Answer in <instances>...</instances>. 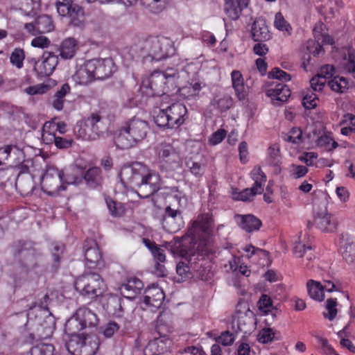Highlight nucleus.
<instances>
[{
	"mask_svg": "<svg viewBox=\"0 0 355 355\" xmlns=\"http://www.w3.org/2000/svg\"><path fill=\"white\" fill-rule=\"evenodd\" d=\"M119 177L123 184H130L135 187L141 198L150 196L160 187L159 174L140 162L123 167L120 171Z\"/></svg>",
	"mask_w": 355,
	"mask_h": 355,
	"instance_id": "f257e3e1",
	"label": "nucleus"
},
{
	"mask_svg": "<svg viewBox=\"0 0 355 355\" xmlns=\"http://www.w3.org/2000/svg\"><path fill=\"white\" fill-rule=\"evenodd\" d=\"M213 232V218L209 213L202 214L198 216L193 221L189 233L191 235V244L192 246L187 252L190 257L196 258V256H200L204 258L205 255L211 252L210 236Z\"/></svg>",
	"mask_w": 355,
	"mask_h": 355,
	"instance_id": "f03ea898",
	"label": "nucleus"
},
{
	"mask_svg": "<svg viewBox=\"0 0 355 355\" xmlns=\"http://www.w3.org/2000/svg\"><path fill=\"white\" fill-rule=\"evenodd\" d=\"M150 131L148 123L138 118L125 123L114 139L116 146L121 149H129L143 141Z\"/></svg>",
	"mask_w": 355,
	"mask_h": 355,
	"instance_id": "7ed1b4c3",
	"label": "nucleus"
},
{
	"mask_svg": "<svg viewBox=\"0 0 355 355\" xmlns=\"http://www.w3.org/2000/svg\"><path fill=\"white\" fill-rule=\"evenodd\" d=\"M133 51L141 55L146 54L144 60L159 61L173 55L175 49L167 38L149 37L139 40L132 47Z\"/></svg>",
	"mask_w": 355,
	"mask_h": 355,
	"instance_id": "20e7f679",
	"label": "nucleus"
},
{
	"mask_svg": "<svg viewBox=\"0 0 355 355\" xmlns=\"http://www.w3.org/2000/svg\"><path fill=\"white\" fill-rule=\"evenodd\" d=\"M168 73L155 71L150 76L142 82L141 89L147 96H164L168 92L173 91L176 87V78L178 73L175 70L171 69Z\"/></svg>",
	"mask_w": 355,
	"mask_h": 355,
	"instance_id": "39448f33",
	"label": "nucleus"
},
{
	"mask_svg": "<svg viewBox=\"0 0 355 355\" xmlns=\"http://www.w3.org/2000/svg\"><path fill=\"white\" fill-rule=\"evenodd\" d=\"M74 286L81 295L90 299L101 296L105 289L103 278L96 272H84L76 278Z\"/></svg>",
	"mask_w": 355,
	"mask_h": 355,
	"instance_id": "423d86ee",
	"label": "nucleus"
},
{
	"mask_svg": "<svg viewBox=\"0 0 355 355\" xmlns=\"http://www.w3.org/2000/svg\"><path fill=\"white\" fill-rule=\"evenodd\" d=\"M15 260L20 267L28 271L37 266V252L32 243L17 241L11 247Z\"/></svg>",
	"mask_w": 355,
	"mask_h": 355,
	"instance_id": "0eeeda50",
	"label": "nucleus"
},
{
	"mask_svg": "<svg viewBox=\"0 0 355 355\" xmlns=\"http://www.w3.org/2000/svg\"><path fill=\"white\" fill-rule=\"evenodd\" d=\"M64 173L55 166H48L41 179L42 189L49 196L55 195L65 187L61 183L63 182Z\"/></svg>",
	"mask_w": 355,
	"mask_h": 355,
	"instance_id": "6e6552de",
	"label": "nucleus"
},
{
	"mask_svg": "<svg viewBox=\"0 0 355 355\" xmlns=\"http://www.w3.org/2000/svg\"><path fill=\"white\" fill-rule=\"evenodd\" d=\"M157 154L162 166L166 171H173L180 166L182 159L180 151L171 144H162Z\"/></svg>",
	"mask_w": 355,
	"mask_h": 355,
	"instance_id": "1a4fd4ad",
	"label": "nucleus"
},
{
	"mask_svg": "<svg viewBox=\"0 0 355 355\" xmlns=\"http://www.w3.org/2000/svg\"><path fill=\"white\" fill-rule=\"evenodd\" d=\"M251 176L254 181V186L251 188H247L239 192L236 197L238 200L248 201L258 193H261L263 189L262 184L266 182V176L261 171L260 166H256L251 172Z\"/></svg>",
	"mask_w": 355,
	"mask_h": 355,
	"instance_id": "9d476101",
	"label": "nucleus"
},
{
	"mask_svg": "<svg viewBox=\"0 0 355 355\" xmlns=\"http://www.w3.org/2000/svg\"><path fill=\"white\" fill-rule=\"evenodd\" d=\"M314 225L318 229L324 233H331L336 230L338 222L331 218L326 207L319 209L314 212L313 223L309 222V227Z\"/></svg>",
	"mask_w": 355,
	"mask_h": 355,
	"instance_id": "9b49d317",
	"label": "nucleus"
},
{
	"mask_svg": "<svg viewBox=\"0 0 355 355\" xmlns=\"http://www.w3.org/2000/svg\"><path fill=\"white\" fill-rule=\"evenodd\" d=\"M101 116L98 113H92L85 121L80 122L74 128V132L78 136L85 140L95 139V135H92L87 132L85 127L90 126L95 135H98L101 129Z\"/></svg>",
	"mask_w": 355,
	"mask_h": 355,
	"instance_id": "f8f14e48",
	"label": "nucleus"
},
{
	"mask_svg": "<svg viewBox=\"0 0 355 355\" xmlns=\"http://www.w3.org/2000/svg\"><path fill=\"white\" fill-rule=\"evenodd\" d=\"M57 10L60 16L69 19V25L74 27H80L84 24V11L77 3L57 4Z\"/></svg>",
	"mask_w": 355,
	"mask_h": 355,
	"instance_id": "ddd939ff",
	"label": "nucleus"
},
{
	"mask_svg": "<svg viewBox=\"0 0 355 355\" xmlns=\"http://www.w3.org/2000/svg\"><path fill=\"white\" fill-rule=\"evenodd\" d=\"M163 227L170 233H175L183 227V219L180 210L172 209L170 206L165 208L162 220Z\"/></svg>",
	"mask_w": 355,
	"mask_h": 355,
	"instance_id": "4468645a",
	"label": "nucleus"
},
{
	"mask_svg": "<svg viewBox=\"0 0 355 355\" xmlns=\"http://www.w3.org/2000/svg\"><path fill=\"white\" fill-rule=\"evenodd\" d=\"M58 64V55L51 52L45 51L42 55V61L35 63L34 70L40 76H49L53 72Z\"/></svg>",
	"mask_w": 355,
	"mask_h": 355,
	"instance_id": "2eb2a0df",
	"label": "nucleus"
},
{
	"mask_svg": "<svg viewBox=\"0 0 355 355\" xmlns=\"http://www.w3.org/2000/svg\"><path fill=\"white\" fill-rule=\"evenodd\" d=\"M164 298L163 290L157 286L153 285L145 290L143 302L147 307L157 309L162 306Z\"/></svg>",
	"mask_w": 355,
	"mask_h": 355,
	"instance_id": "dca6fc26",
	"label": "nucleus"
},
{
	"mask_svg": "<svg viewBox=\"0 0 355 355\" xmlns=\"http://www.w3.org/2000/svg\"><path fill=\"white\" fill-rule=\"evenodd\" d=\"M164 105H166L165 103ZM164 110H166L168 114L171 121V127L179 126L184 122V116L187 110L182 103L178 102L167 107L164 106Z\"/></svg>",
	"mask_w": 355,
	"mask_h": 355,
	"instance_id": "f3484780",
	"label": "nucleus"
},
{
	"mask_svg": "<svg viewBox=\"0 0 355 355\" xmlns=\"http://www.w3.org/2000/svg\"><path fill=\"white\" fill-rule=\"evenodd\" d=\"M96 79L110 77L114 71V63L110 58L91 60Z\"/></svg>",
	"mask_w": 355,
	"mask_h": 355,
	"instance_id": "a211bd4d",
	"label": "nucleus"
},
{
	"mask_svg": "<svg viewBox=\"0 0 355 355\" xmlns=\"http://www.w3.org/2000/svg\"><path fill=\"white\" fill-rule=\"evenodd\" d=\"M252 319L253 313L249 307L243 303H239L234 315V321L236 322L238 329L246 331L247 327L252 323Z\"/></svg>",
	"mask_w": 355,
	"mask_h": 355,
	"instance_id": "6ab92c4d",
	"label": "nucleus"
},
{
	"mask_svg": "<svg viewBox=\"0 0 355 355\" xmlns=\"http://www.w3.org/2000/svg\"><path fill=\"white\" fill-rule=\"evenodd\" d=\"M91 60L86 61L76 70L73 78L80 85H87L96 79Z\"/></svg>",
	"mask_w": 355,
	"mask_h": 355,
	"instance_id": "aec40b11",
	"label": "nucleus"
},
{
	"mask_svg": "<svg viewBox=\"0 0 355 355\" xmlns=\"http://www.w3.org/2000/svg\"><path fill=\"white\" fill-rule=\"evenodd\" d=\"M143 288V282L136 277H132L128 279L126 283L121 286L120 290L121 294L126 298L134 299L140 293Z\"/></svg>",
	"mask_w": 355,
	"mask_h": 355,
	"instance_id": "412c9836",
	"label": "nucleus"
},
{
	"mask_svg": "<svg viewBox=\"0 0 355 355\" xmlns=\"http://www.w3.org/2000/svg\"><path fill=\"white\" fill-rule=\"evenodd\" d=\"M15 186L22 195L32 193L35 189L33 175L30 173H18L15 178Z\"/></svg>",
	"mask_w": 355,
	"mask_h": 355,
	"instance_id": "4be33fe9",
	"label": "nucleus"
},
{
	"mask_svg": "<svg viewBox=\"0 0 355 355\" xmlns=\"http://www.w3.org/2000/svg\"><path fill=\"white\" fill-rule=\"evenodd\" d=\"M248 3V0H225L224 10L230 19L236 20Z\"/></svg>",
	"mask_w": 355,
	"mask_h": 355,
	"instance_id": "5701e85b",
	"label": "nucleus"
},
{
	"mask_svg": "<svg viewBox=\"0 0 355 355\" xmlns=\"http://www.w3.org/2000/svg\"><path fill=\"white\" fill-rule=\"evenodd\" d=\"M189 263L191 265L192 270L196 272L198 277L203 281L211 279L212 272L209 266H207V261L204 258H189Z\"/></svg>",
	"mask_w": 355,
	"mask_h": 355,
	"instance_id": "b1692460",
	"label": "nucleus"
},
{
	"mask_svg": "<svg viewBox=\"0 0 355 355\" xmlns=\"http://www.w3.org/2000/svg\"><path fill=\"white\" fill-rule=\"evenodd\" d=\"M239 227L248 232L259 230L261 226V221L252 214L235 216Z\"/></svg>",
	"mask_w": 355,
	"mask_h": 355,
	"instance_id": "393cba45",
	"label": "nucleus"
},
{
	"mask_svg": "<svg viewBox=\"0 0 355 355\" xmlns=\"http://www.w3.org/2000/svg\"><path fill=\"white\" fill-rule=\"evenodd\" d=\"M85 258L86 266L89 268H94L103 265V259L101 253L96 243L93 245L85 248Z\"/></svg>",
	"mask_w": 355,
	"mask_h": 355,
	"instance_id": "a878e982",
	"label": "nucleus"
},
{
	"mask_svg": "<svg viewBox=\"0 0 355 355\" xmlns=\"http://www.w3.org/2000/svg\"><path fill=\"white\" fill-rule=\"evenodd\" d=\"M251 35L256 42L266 41L270 39V35L265 22L260 19L254 20L251 28Z\"/></svg>",
	"mask_w": 355,
	"mask_h": 355,
	"instance_id": "bb28decb",
	"label": "nucleus"
},
{
	"mask_svg": "<svg viewBox=\"0 0 355 355\" xmlns=\"http://www.w3.org/2000/svg\"><path fill=\"white\" fill-rule=\"evenodd\" d=\"M75 315L85 329L94 327L98 323L96 315L87 307L79 308Z\"/></svg>",
	"mask_w": 355,
	"mask_h": 355,
	"instance_id": "cd10ccee",
	"label": "nucleus"
},
{
	"mask_svg": "<svg viewBox=\"0 0 355 355\" xmlns=\"http://www.w3.org/2000/svg\"><path fill=\"white\" fill-rule=\"evenodd\" d=\"M99 339L94 335L83 336L81 352L80 355H94L99 347Z\"/></svg>",
	"mask_w": 355,
	"mask_h": 355,
	"instance_id": "c85d7f7f",
	"label": "nucleus"
},
{
	"mask_svg": "<svg viewBox=\"0 0 355 355\" xmlns=\"http://www.w3.org/2000/svg\"><path fill=\"white\" fill-rule=\"evenodd\" d=\"M84 179L90 187L100 186L103 181L101 169L96 166L89 168L85 173Z\"/></svg>",
	"mask_w": 355,
	"mask_h": 355,
	"instance_id": "c756f323",
	"label": "nucleus"
},
{
	"mask_svg": "<svg viewBox=\"0 0 355 355\" xmlns=\"http://www.w3.org/2000/svg\"><path fill=\"white\" fill-rule=\"evenodd\" d=\"M231 78L232 87L235 90L237 97L239 100L244 99L246 92L241 73L239 71L234 70L231 73Z\"/></svg>",
	"mask_w": 355,
	"mask_h": 355,
	"instance_id": "7c9ffc66",
	"label": "nucleus"
},
{
	"mask_svg": "<svg viewBox=\"0 0 355 355\" xmlns=\"http://www.w3.org/2000/svg\"><path fill=\"white\" fill-rule=\"evenodd\" d=\"M77 49V43L74 38L65 39L61 44L59 50L60 55L64 59H71L75 55Z\"/></svg>",
	"mask_w": 355,
	"mask_h": 355,
	"instance_id": "2f4dec72",
	"label": "nucleus"
},
{
	"mask_svg": "<svg viewBox=\"0 0 355 355\" xmlns=\"http://www.w3.org/2000/svg\"><path fill=\"white\" fill-rule=\"evenodd\" d=\"M8 159L7 164L11 168L17 167V164L21 163L24 158V155L22 150L19 148L17 146L8 145Z\"/></svg>",
	"mask_w": 355,
	"mask_h": 355,
	"instance_id": "473e14b6",
	"label": "nucleus"
},
{
	"mask_svg": "<svg viewBox=\"0 0 355 355\" xmlns=\"http://www.w3.org/2000/svg\"><path fill=\"white\" fill-rule=\"evenodd\" d=\"M306 287L308 293L312 299L320 302L324 300V295L320 282L310 279L306 283Z\"/></svg>",
	"mask_w": 355,
	"mask_h": 355,
	"instance_id": "72a5a7b5",
	"label": "nucleus"
},
{
	"mask_svg": "<svg viewBox=\"0 0 355 355\" xmlns=\"http://www.w3.org/2000/svg\"><path fill=\"white\" fill-rule=\"evenodd\" d=\"M35 22L36 31L40 34L50 32L54 28L51 17L46 15L37 17Z\"/></svg>",
	"mask_w": 355,
	"mask_h": 355,
	"instance_id": "f704fd0d",
	"label": "nucleus"
},
{
	"mask_svg": "<svg viewBox=\"0 0 355 355\" xmlns=\"http://www.w3.org/2000/svg\"><path fill=\"white\" fill-rule=\"evenodd\" d=\"M85 329L76 315L69 318L64 325V332L69 336H79L78 333Z\"/></svg>",
	"mask_w": 355,
	"mask_h": 355,
	"instance_id": "c9c22d12",
	"label": "nucleus"
},
{
	"mask_svg": "<svg viewBox=\"0 0 355 355\" xmlns=\"http://www.w3.org/2000/svg\"><path fill=\"white\" fill-rule=\"evenodd\" d=\"M70 338L66 344L67 349L73 355H80L83 345V336H69Z\"/></svg>",
	"mask_w": 355,
	"mask_h": 355,
	"instance_id": "e433bc0d",
	"label": "nucleus"
},
{
	"mask_svg": "<svg viewBox=\"0 0 355 355\" xmlns=\"http://www.w3.org/2000/svg\"><path fill=\"white\" fill-rule=\"evenodd\" d=\"M307 239L306 234H300L298 241H296L293 248V252L297 257H302L306 252V250H311V247L306 243Z\"/></svg>",
	"mask_w": 355,
	"mask_h": 355,
	"instance_id": "4c0bfd02",
	"label": "nucleus"
},
{
	"mask_svg": "<svg viewBox=\"0 0 355 355\" xmlns=\"http://www.w3.org/2000/svg\"><path fill=\"white\" fill-rule=\"evenodd\" d=\"M328 85L336 92L344 93L348 89V81L344 77L335 76L328 82Z\"/></svg>",
	"mask_w": 355,
	"mask_h": 355,
	"instance_id": "58836bf2",
	"label": "nucleus"
},
{
	"mask_svg": "<svg viewBox=\"0 0 355 355\" xmlns=\"http://www.w3.org/2000/svg\"><path fill=\"white\" fill-rule=\"evenodd\" d=\"M343 249V257L349 264L355 265V245L352 242L346 241Z\"/></svg>",
	"mask_w": 355,
	"mask_h": 355,
	"instance_id": "ea45409f",
	"label": "nucleus"
},
{
	"mask_svg": "<svg viewBox=\"0 0 355 355\" xmlns=\"http://www.w3.org/2000/svg\"><path fill=\"white\" fill-rule=\"evenodd\" d=\"M25 59V52L23 49L16 48L11 53L10 56V61L13 66L17 69H21L24 65V60Z\"/></svg>",
	"mask_w": 355,
	"mask_h": 355,
	"instance_id": "a19ab883",
	"label": "nucleus"
},
{
	"mask_svg": "<svg viewBox=\"0 0 355 355\" xmlns=\"http://www.w3.org/2000/svg\"><path fill=\"white\" fill-rule=\"evenodd\" d=\"M337 304L336 299H327L325 303V309L327 312L323 313L324 318L330 321L334 320L338 313Z\"/></svg>",
	"mask_w": 355,
	"mask_h": 355,
	"instance_id": "79ce46f5",
	"label": "nucleus"
},
{
	"mask_svg": "<svg viewBox=\"0 0 355 355\" xmlns=\"http://www.w3.org/2000/svg\"><path fill=\"white\" fill-rule=\"evenodd\" d=\"M160 106L161 109L157 115L155 117V123L160 127L173 128V127H171V121L169 120V118L168 117V114L166 110H164V103H162Z\"/></svg>",
	"mask_w": 355,
	"mask_h": 355,
	"instance_id": "37998d69",
	"label": "nucleus"
},
{
	"mask_svg": "<svg viewBox=\"0 0 355 355\" xmlns=\"http://www.w3.org/2000/svg\"><path fill=\"white\" fill-rule=\"evenodd\" d=\"M82 173L80 170V173L76 168H73L67 172L66 175L64 174L62 183L68 184H77L81 182Z\"/></svg>",
	"mask_w": 355,
	"mask_h": 355,
	"instance_id": "c03bdc74",
	"label": "nucleus"
},
{
	"mask_svg": "<svg viewBox=\"0 0 355 355\" xmlns=\"http://www.w3.org/2000/svg\"><path fill=\"white\" fill-rule=\"evenodd\" d=\"M213 105L220 112H225L233 105V99L230 96H223L218 99L215 98Z\"/></svg>",
	"mask_w": 355,
	"mask_h": 355,
	"instance_id": "a18cd8bd",
	"label": "nucleus"
},
{
	"mask_svg": "<svg viewBox=\"0 0 355 355\" xmlns=\"http://www.w3.org/2000/svg\"><path fill=\"white\" fill-rule=\"evenodd\" d=\"M106 203L112 216L120 217L125 214V209L121 203H117L110 198L106 199Z\"/></svg>",
	"mask_w": 355,
	"mask_h": 355,
	"instance_id": "49530a36",
	"label": "nucleus"
},
{
	"mask_svg": "<svg viewBox=\"0 0 355 355\" xmlns=\"http://www.w3.org/2000/svg\"><path fill=\"white\" fill-rule=\"evenodd\" d=\"M191 270L189 259L187 260V263L180 261L176 266V272L182 277V279L191 277Z\"/></svg>",
	"mask_w": 355,
	"mask_h": 355,
	"instance_id": "de8ad7c7",
	"label": "nucleus"
},
{
	"mask_svg": "<svg viewBox=\"0 0 355 355\" xmlns=\"http://www.w3.org/2000/svg\"><path fill=\"white\" fill-rule=\"evenodd\" d=\"M326 82V77L324 76L318 74L311 79L310 84L313 91L320 92L322 90Z\"/></svg>",
	"mask_w": 355,
	"mask_h": 355,
	"instance_id": "09e8293b",
	"label": "nucleus"
},
{
	"mask_svg": "<svg viewBox=\"0 0 355 355\" xmlns=\"http://www.w3.org/2000/svg\"><path fill=\"white\" fill-rule=\"evenodd\" d=\"M275 338V332L270 328L262 329L258 334V340L262 343H268Z\"/></svg>",
	"mask_w": 355,
	"mask_h": 355,
	"instance_id": "8fccbe9b",
	"label": "nucleus"
},
{
	"mask_svg": "<svg viewBox=\"0 0 355 355\" xmlns=\"http://www.w3.org/2000/svg\"><path fill=\"white\" fill-rule=\"evenodd\" d=\"M302 130L298 128H293L290 130L289 135L284 136V140L293 144H298L302 141Z\"/></svg>",
	"mask_w": 355,
	"mask_h": 355,
	"instance_id": "3c124183",
	"label": "nucleus"
},
{
	"mask_svg": "<svg viewBox=\"0 0 355 355\" xmlns=\"http://www.w3.org/2000/svg\"><path fill=\"white\" fill-rule=\"evenodd\" d=\"M274 24L275 26L280 31L289 32L290 29H291L289 24H288V22L285 20L280 12L276 13Z\"/></svg>",
	"mask_w": 355,
	"mask_h": 355,
	"instance_id": "603ef678",
	"label": "nucleus"
},
{
	"mask_svg": "<svg viewBox=\"0 0 355 355\" xmlns=\"http://www.w3.org/2000/svg\"><path fill=\"white\" fill-rule=\"evenodd\" d=\"M269 78H276L282 81L291 80V75L279 68H275L268 73Z\"/></svg>",
	"mask_w": 355,
	"mask_h": 355,
	"instance_id": "864d4df0",
	"label": "nucleus"
},
{
	"mask_svg": "<svg viewBox=\"0 0 355 355\" xmlns=\"http://www.w3.org/2000/svg\"><path fill=\"white\" fill-rule=\"evenodd\" d=\"M258 305L259 309L266 313H268V311H269L270 308L273 307L271 298L266 294H263L261 296L258 302Z\"/></svg>",
	"mask_w": 355,
	"mask_h": 355,
	"instance_id": "5fc2aeb1",
	"label": "nucleus"
},
{
	"mask_svg": "<svg viewBox=\"0 0 355 355\" xmlns=\"http://www.w3.org/2000/svg\"><path fill=\"white\" fill-rule=\"evenodd\" d=\"M186 164L189 168L191 173L195 176L200 177L203 174L204 168L200 163L192 160H188L187 161Z\"/></svg>",
	"mask_w": 355,
	"mask_h": 355,
	"instance_id": "6e6d98bb",
	"label": "nucleus"
},
{
	"mask_svg": "<svg viewBox=\"0 0 355 355\" xmlns=\"http://www.w3.org/2000/svg\"><path fill=\"white\" fill-rule=\"evenodd\" d=\"M107 309L112 313H116V310L121 309V300L116 297H111L108 299L107 303Z\"/></svg>",
	"mask_w": 355,
	"mask_h": 355,
	"instance_id": "4d7b16f0",
	"label": "nucleus"
},
{
	"mask_svg": "<svg viewBox=\"0 0 355 355\" xmlns=\"http://www.w3.org/2000/svg\"><path fill=\"white\" fill-rule=\"evenodd\" d=\"M234 340L235 338L234 334L228 331H226L221 334L217 341L224 346H229L233 344Z\"/></svg>",
	"mask_w": 355,
	"mask_h": 355,
	"instance_id": "13d9d810",
	"label": "nucleus"
},
{
	"mask_svg": "<svg viewBox=\"0 0 355 355\" xmlns=\"http://www.w3.org/2000/svg\"><path fill=\"white\" fill-rule=\"evenodd\" d=\"M316 338L321 344L323 353L325 355H338L334 348L329 344L327 338L320 336H317Z\"/></svg>",
	"mask_w": 355,
	"mask_h": 355,
	"instance_id": "bf43d9fd",
	"label": "nucleus"
},
{
	"mask_svg": "<svg viewBox=\"0 0 355 355\" xmlns=\"http://www.w3.org/2000/svg\"><path fill=\"white\" fill-rule=\"evenodd\" d=\"M318 99L315 94H306L303 98L302 104L306 109H312L317 105Z\"/></svg>",
	"mask_w": 355,
	"mask_h": 355,
	"instance_id": "052dcab7",
	"label": "nucleus"
},
{
	"mask_svg": "<svg viewBox=\"0 0 355 355\" xmlns=\"http://www.w3.org/2000/svg\"><path fill=\"white\" fill-rule=\"evenodd\" d=\"M73 140L71 138H64L56 136L55 146L60 149H67L71 146Z\"/></svg>",
	"mask_w": 355,
	"mask_h": 355,
	"instance_id": "680f3d73",
	"label": "nucleus"
},
{
	"mask_svg": "<svg viewBox=\"0 0 355 355\" xmlns=\"http://www.w3.org/2000/svg\"><path fill=\"white\" fill-rule=\"evenodd\" d=\"M50 44V40L45 36H38L35 37L32 42L31 45L33 47H37L41 49L46 48Z\"/></svg>",
	"mask_w": 355,
	"mask_h": 355,
	"instance_id": "e2e57ef3",
	"label": "nucleus"
},
{
	"mask_svg": "<svg viewBox=\"0 0 355 355\" xmlns=\"http://www.w3.org/2000/svg\"><path fill=\"white\" fill-rule=\"evenodd\" d=\"M291 167L293 168L291 175L295 179L304 176L308 172V168L304 166L292 164Z\"/></svg>",
	"mask_w": 355,
	"mask_h": 355,
	"instance_id": "0e129e2a",
	"label": "nucleus"
},
{
	"mask_svg": "<svg viewBox=\"0 0 355 355\" xmlns=\"http://www.w3.org/2000/svg\"><path fill=\"white\" fill-rule=\"evenodd\" d=\"M280 87L282 89V92L280 96L278 97V102L275 103V105H280L282 103L287 101L291 94L287 85H280Z\"/></svg>",
	"mask_w": 355,
	"mask_h": 355,
	"instance_id": "69168bd1",
	"label": "nucleus"
},
{
	"mask_svg": "<svg viewBox=\"0 0 355 355\" xmlns=\"http://www.w3.org/2000/svg\"><path fill=\"white\" fill-rule=\"evenodd\" d=\"M225 135L226 131L223 129H219L216 132L213 133V135L209 139V142L213 145L218 144L223 141Z\"/></svg>",
	"mask_w": 355,
	"mask_h": 355,
	"instance_id": "338daca9",
	"label": "nucleus"
},
{
	"mask_svg": "<svg viewBox=\"0 0 355 355\" xmlns=\"http://www.w3.org/2000/svg\"><path fill=\"white\" fill-rule=\"evenodd\" d=\"M119 326L115 322H109L104 329V335L107 338H110L114 335V334L119 329Z\"/></svg>",
	"mask_w": 355,
	"mask_h": 355,
	"instance_id": "774afa93",
	"label": "nucleus"
}]
</instances>
